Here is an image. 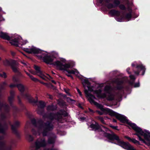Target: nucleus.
I'll list each match as a JSON object with an SVG mask.
<instances>
[{
    "label": "nucleus",
    "mask_w": 150,
    "mask_h": 150,
    "mask_svg": "<svg viewBox=\"0 0 150 150\" xmlns=\"http://www.w3.org/2000/svg\"><path fill=\"white\" fill-rule=\"evenodd\" d=\"M23 50L28 53H42L41 57L44 62L47 64H52L56 66L61 70L66 71L68 74H66L68 77L73 79L72 76L70 74H73L77 76H80L79 72L76 69L71 70H67V69L74 66L71 62L66 63V60L64 59H61L59 60L55 61L56 59L48 55L47 53L44 51L40 50L33 46L29 47L28 48H23Z\"/></svg>",
    "instance_id": "nucleus-1"
},
{
    "label": "nucleus",
    "mask_w": 150,
    "mask_h": 150,
    "mask_svg": "<svg viewBox=\"0 0 150 150\" xmlns=\"http://www.w3.org/2000/svg\"><path fill=\"white\" fill-rule=\"evenodd\" d=\"M85 94L88 98L89 101L91 104H94L101 111L104 112L106 111L105 113H108L109 115L111 116H115L117 119L121 122L127 123L137 132L136 134H138L139 135L140 134H143V131L142 130V129L137 126L135 124L132 123L130 121H129L125 116L117 113L108 108H104L101 105L95 101L94 100L96 99L95 97L93 95L89 94L86 90L85 91Z\"/></svg>",
    "instance_id": "nucleus-2"
},
{
    "label": "nucleus",
    "mask_w": 150,
    "mask_h": 150,
    "mask_svg": "<svg viewBox=\"0 0 150 150\" xmlns=\"http://www.w3.org/2000/svg\"><path fill=\"white\" fill-rule=\"evenodd\" d=\"M86 82V84H83L85 88L84 92L86 90L88 91L89 94H90V92H93V93L95 94L97 97L100 98H106L107 99L109 100H112L114 99V96L111 93V88L109 86H106L104 88V91L105 93H101V90L102 87L103 86V84H98L96 86L97 89H96V88L92 86H90L88 83L87 81Z\"/></svg>",
    "instance_id": "nucleus-3"
},
{
    "label": "nucleus",
    "mask_w": 150,
    "mask_h": 150,
    "mask_svg": "<svg viewBox=\"0 0 150 150\" xmlns=\"http://www.w3.org/2000/svg\"><path fill=\"white\" fill-rule=\"evenodd\" d=\"M0 37L4 39L10 40V43L12 45L16 46H22L27 42L26 40H23L19 36L16 35L14 37H10L7 33L2 32H0Z\"/></svg>",
    "instance_id": "nucleus-4"
},
{
    "label": "nucleus",
    "mask_w": 150,
    "mask_h": 150,
    "mask_svg": "<svg viewBox=\"0 0 150 150\" xmlns=\"http://www.w3.org/2000/svg\"><path fill=\"white\" fill-rule=\"evenodd\" d=\"M38 125V133L39 135L42 133L43 136H46L48 131L53 128L52 125L49 122L46 124L39 123Z\"/></svg>",
    "instance_id": "nucleus-5"
},
{
    "label": "nucleus",
    "mask_w": 150,
    "mask_h": 150,
    "mask_svg": "<svg viewBox=\"0 0 150 150\" xmlns=\"http://www.w3.org/2000/svg\"><path fill=\"white\" fill-rule=\"evenodd\" d=\"M143 134L140 135L144 136V139H142L138 134H134L138 136L140 141L150 146V133L148 131L145 130L143 132Z\"/></svg>",
    "instance_id": "nucleus-6"
},
{
    "label": "nucleus",
    "mask_w": 150,
    "mask_h": 150,
    "mask_svg": "<svg viewBox=\"0 0 150 150\" xmlns=\"http://www.w3.org/2000/svg\"><path fill=\"white\" fill-rule=\"evenodd\" d=\"M34 68L37 72V75L42 79L45 80L47 78H49V77H50V76L48 74H47V76H45L40 71V68L39 67L35 66H34Z\"/></svg>",
    "instance_id": "nucleus-7"
},
{
    "label": "nucleus",
    "mask_w": 150,
    "mask_h": 150,
    "mask_svg": "<svg viewBox=\"0 0 150 150\" xmlns=\"http://www.w3.org/2000/svg\"><path fill=\"white\" fill-rule=\"evenodd\" d=\"M46 145V143L44 139H38L35 143V146L37 148L45 146Z\"/></svg>",
    "instance_id": "nucleus-8"
},
{
    "label": "nucleus",
    "mask_w": 150,
    "mask_h": 150,
    "mask_svg": "<svg viewBox=\"0 0 150 150\" xmlns=\"http://www.w3.org/2000/svg\"><path fill=\"white\" fill-rule=\"evenodd\" d=\"M136 69L138 71L137 72L135 71L134 72V73L138 75L140 71H142V75H144L145 70V67L143 66L142 64H140L139 65H137Z\"/></svg>",
    "instance_id": "nucleus-9"
},
{
    "label": "nucleus",
    "mask_w": 150,
    "mask_h": 150,
    "mask_svg": "<svg viewBox=\"0 0 150 150\" xmlns=\"http://www.w3.org/2000/svg\"><path fill=\"white\" fill-rule=\"evenodd\" d=\"M62 115H63L58 114L56 115L53 114H52L49 117V118L51 120L54 118L59 121V119H60L62 117Z\"/></svg>",
    "instance_id": "nucleus-10"
},
{
    "label": "nucleus",
    "mask_w": 150,
    "mask_h": 150,
    "mask_svg": "<svg viewBox=\"0 0 150 150\" xmlns=\"http://www.w3.org/2000/svg\"><path fill=\"white\" fill-rule=\"evenodd\" d=\"M120 3V2L119 0H115L114 2V5L112 4H109L108 6V8H111L117 6Z\"/></svg>",
    "instance_id": "nucleus-11"
},
{
    "label": "nucleus",
    "mask_w": 150,
    "mask_h": 150,
    "mask_svg": "<svg viewBox=\"0 0 150 150\" xmlns=\"http://www.w3.org/2000/svg\"><path fill=\"white\" fill-rule=\"evenodd\" d=\"M110 13L113 15L114 16H119L120 15V12L118 11H116L114 10H111L110 12Z\"/></svg>",
    "instance_id": "nucleus-12"
},
{
    "label": "nucleus",
    "mask_w": 150,
    "mask_h": 150,
    "mask_svg": "<svg viewBox=\"0 0 150 150\" xmlns=\"http://www.w3.org/2000/svg\"><path fill=\"white\" fill-rule=\"evenodd\" d=\"M20 125V123L18 122H16L14 124L11 126V129L13 130H14L16 129Z\"/></svg>",
    "instance_id": "nucleus-13"
},
{
    "label": "nucleus",
    "mask_w": 150,
    "mask_h": 150,
    "mask_svg": "<svg viewBox=\"0 0 150 150\" xmlns=\"http://www.w3.org/2000/svg\"><path fill=\"white\" fill-rule=\"evenodd\" d=\"M17 86L21 92H23L24 90V87L21 84H18L17 85Z\"/></svg>",
    "instance_id": "nucleus-14"
},
{
    "label": "nucleus",
    "mask_w": 150,
    "mask_h": 150,
    "mask_svg": "<svg viewBox=\"0 0 150 150\" xmlns=\"http://www.w3.org/2000/svg\"><path fill=\"white\" fill-rule=\"evenodd\" d=\"M26 138L27 140L29 141H31L33 139V138L30 135L27 134L26 135Z\"/></svg>",
    "instance_id": "nucleus-15"
},
{
    "label": "nucleus",
    "mask_w": 150,
    "mask_h": 150,
    "mask_svg": "<svg viewBox=\"0 0 150 150\" xmlns=\"http://www.w3.org/2000/svg\"><path fill=\"white\" fill-rule=\"evenodd\" d=\"M25 98L28 100L30 102H31V100L33 99L31 96L29 94H27L25 95Z\"/></svg>",
    "instance_id": "nucleus-16"
},
{
    "label": "nucleus",
    "mask_w": 150,
    "mask_h": 150,
    "mask_svg": "<svg viewBox=\"0 0 150 150\" xmlns=\"http://www.w3.org/2000/svg\"><path fill=\"white\" fill-rule=\"evenodd\" d=\"M131 17V13H130L129 14H128L126 15L125 19L127 21H128L130 20V18Z\"/></svg>",
    "instance_id": "nucleus-17"
},
{
    "label": "nucleus",
    "mask_w": 150,
    "mask_h": 150,
    "mask_svg": "<svg viewBox=\"0 0 150 150\" xmlns=\"http://www.w3.org/2000/svg\"><path fill=\"white\" fill-rule=\"evenodd\" d=\"M96 118L99 120H100L103 123L105 124V123L104 122V118L100 116H98L96 117Z\"/></svg>",
    "instance_id": "nucleus-18"
},
{
    "label": "nucleus",
    "mask_w": 150,
    "mask_h": 150,
    "mask_svg": "<svg viewBox=\"0 0 150 150\" xmlns=\"http://www.w3.org/2000/svg\"><path fill=\"white\" fill-rule=\"evenodd\" d=\"M13 71L15 72H16L18 71V69L16 65H11Z\"/></svg>",
    "instance_id": "nucleus-19"
},
{
    "label": "nucleus",
    "mask_w": 150,
    "mask_h": 150,
    "mask_svg": "<svg viewBox=\"0 0 150 150\" xmlns=\"http://www.w3.org/2000/svg\"><path fill=\"white\" fill-rule=\"evenodd\" d=\"M90 127L92 128L93 129H95V130H97L98 129V127L96 125L91 124L90 126Z\"/></svg>",
    "instance_id": "nucleus-20"
},
{
    "label": "nucleus",
    "mask_w": 150,
    "mask_h": 150,
    "mask_svg": "<svg viewBox=\"0 0 150 150\" xmlns=\"http://www.w3.org/2000/svg\"><path fill=\"white\" fill-rule=\"evenodd\" d=\"M39 106L41 108H43L45 106L44 102L42 101H40L39 102Z\"/></svg>",
    "instance_id": "nucleus-21"
},
{
    "label": "nucleus",
    "mask_w": 150,
    "mask_h": 150,
    "mask_svg": "<svg viewBox=\"0 0 150 150\" xmlns=\"http://www.w3.org/2000/svg\"><path fill=\"white\" fill-rule=\"evenodd\" d=\"M132 142L133 143H134L135 144H139V141H137V140H136L135 139H131V141H130Z\"/></svg>",
    "instance_id": "nucleus-22"
},
{
    "label": "nucleus",
    "mask_w": 150,
    "mask_h": 150,
    "mask_svg": "<svg viewBox=\"0 0 150 150\" xmlns=\"http://www.w3.org/2000/svg\"><path fill=\"white\" fill-rule=\"evenodd\" d=\"M29 77L32 80L36 82L38 81V79L34 77L33 76L31 75Z\"/></svg>",
    "instance_id": "nucleus-23"
},
{
    "label": "nucleus",
    "mask_w": 150,
    "mask_h": 150,
    "mask_svg": "<svg viewBox=\"0 0 150 150\" xmlns=\"http://www.w3.org/2000/svg\"><path fill=\"white\" fill-rule=\"evenodd\" d=\"M29 77L32 80L36 82L38 81V79L34 77L33 76L31 75Z\"/></svg>",
    "instance_id": "nucleus-24"
},
{
    "label": "nucleus",
    "mask_w": 150,
    "mask_h": 150,
    "mask_svg": "<svg viewBox=\"0 0 150 150\" xmlns=\"http://www.w3.org/2000/svg\"><path fill=\"white\" fill-rule=\"evenodd\" d=\"M67 101L69 103H74L75 101L74 100H73L71 98H67Z\"/></svg>",
    "instance_id": "nucleus-25"
},
{
    "label": "nucleus",
    "mask_w": 150,
    "mask_h": 150,
    "mask_svg": "<svg viewBox=\"0 0 150 150\" xmlns=\"http://www.w3.org/2000/svg\"><path fill=\"white\" fill-rule=\"evenodd\" d=\"M54 139L50 138L48 139V142L50 144H52L54 143Z\"/></svg>",
    "instance_id": "nucleus-26"
},
{
    "label": "nucleus",
    "mask_w": 150,
    "mask_h": 150,
    "mask_svg": "<svg viewBox=\"0 0 150 150\" xmlns=\"http://www.w3.org/2000/svg\"><path fill=\"white\" fill-rule=\"evenodd\" d=\"M4 64L6 66H8L10 64V62L7 60H6L4 62Z\"/></svg>",
    "instance_id": "nucleus-27"
},
{
    "label": "nucleus",
    "mask_w": 150,
    "mask_h": 150,
    "mask_svg": "<svg viewBox=\"0 0 150 150\" xmlns=\"http://www.w3.org/2000/svg\"><path fill=\"white\" fill-rule=\"evenodd\" d=\"M48 110H54V106L52 105L49 106L47 108Z\"/></svg>",
    "instance_id": "nucleus-28"
},
{
    "label": "nucleus",
    "mask_w": 150,
    "mask_h": 150,
    "mask_svg": "<svg viewBox=\"0 0 150 150\" xmlns=\"http://www.w3.org/2000/svg\"><path fill=\"white\" fill-rule=\"evenodd\" d=\"M21 63L23 64L24 66H25L27 68H28L29 67V64L25 62L24 61L21 62Z\"/></svg>",
    "instance_id": "nucleus-29"
},
{
    "label": "nucleus",
    "mask_w": 150,
    "mask_h": 150,
    "mask_svg": "<svg viewBox=\"0 0 150 150\" xmlns=\"http://www.w3.org/2000/svg\"><path fill=\"white\" fill-rule=\"evenodd\" d=\"M0 76L4 78H6V73L4 72H3L0 74Z\"/></svg>",
    "instance_id": "nucleus-30"
},
{
    "label": "nucleus",
    "mask_w": 150,
    "mask_h": 150,
    "mask_svg": "<svg viewBox=\"0 0 150 150\" xmlns=\"http://www.w3.org/2000/svg\"><path fill=\"white\" fill-rule=\"evenodd\" d=\"M13 82H17L18 81V79L16 76H14L13 78Z\"/></svg>",
    "instance_id": "nucleus-31"
},
{
    "label": "nucleus",
    "mask_w": 150,
    "mask_h": 150,
    "mask_svg": "<svg viewBox=\"0 0 150 150\" xmlns=\"http://www.w3.org/2000/svg\"><path fill=\"white\" fill-rule=\"evenodd\" d=\"M102 112L98 110H97L96 111V112L98 113L100 115H102L103 114H104V113H106V111H105V112H103V111H101Z\"/></svg>",
    "instance_id": "nucleus-32"
},
{
    "label": "nucleus",
    "mask_w": 150,
    "mask_h": 150,
    "mask_svg": "<svg viewBox=\"0 0 150 150\" xmlns=\"http://www.w3.org/2000/svg\"><path fill=\"white\" fill-rule=\"evenodd\" d=\"M4 144L0 145V148L1 149L0 150H4Z\"/></svg>",
    "instance_id": "nucleus-33"
},
{
    "label": "nucleus",
    "mask_w": 150,
    "mask_h": 150,
    "mask_svg": "<svg viewBox=\"0 0 150 150\" xmlns=\"http://www.w3.org/2000/svg\"><path fill=\"white\" fill-rule=\"evenodd\" d=\"M120 8L122 10H124L125 9V6L123 5H121L119 6Z\"/></svg>",
    "instance_id": "nucleus-34"
},
{
    "label": "nucleus",
    "mask_w": 150,
    "mask_h": 150,
    "mask_svg": "<svg viewBox=\"0 0 150 150\" xmlns=\"http://www.w3.org/2000/svg\"><path fill=\"white\" fill-rule=\"evenodd\" d=\"M129 77L132 80H134L135 79V78L133 75H130L129 76Z\"/></svg>",
    "instance_id": "nucleus-35"
},
{
    "label": "nucleus",
    "mask_w": 150,
    "mask_h": 150,
    "mask_svg": "<svg viewBox=\"0 0 150 150\" xmlns=\"http://www.w3.org/2000/svg\"><path fill=\"white\" fill-rule=\"evenodd\" d=\"M140 84L139 83H137L135 84L134 85V87H137L139 86Z\"/></svg>",
    "instance_id": "nucleus-36"
},
{
    "label": "nucleus",
    "mask_w": 150,
    "mask_h": 150,
    "mask_svg": "<svg viewBox=\"0 0 150 150\" xmlns=\"http://www.w3.org/2000/svg\"><path fill=\"white\" fill-rule=\"evenodd\" d=\"M29 71L32 74L34 75H37V73L36 72H35L31 70H29Z\"/></svg>",
    "instance_id": "nucleus-37"
},
{
    "label": "nucleus",
    "mask_w": 150,
    "mask_h": 150,
    "mask_svg": "<svg viewBox=\"0 0 150 150\" xmlns=\"http://www.w3.org/2000/svg\"><path fill=\"white\" fill-rule=\"evenodd\" d=\"M116 20H117V21H119V22H122V21H123V19H122V18H121V19L116 18Z\"/></svg>",
    "instance_id": "nucleus-38"
},
{
    "label": "nucleus",
    "mask_w": 150,
    "mask_h": 150,
    "mask_svg": "<svg viewBox=\"0 0 150 150\" xmlns=\"http://www.w3.org/2000/svg\"><path fill=\"white\" fill-rule=\"evenodd\" d=\"M64 91L67 94V95L68 96H71L70 93H69V91H68V90H66V89H64Z\"/></svg>",
    "instance_id": "nucleus-39"
},
{
    "label": "nucleus",
    "mask_w": 150,
    "mask_h": 150,
    "mask_svg": "<svg viewBox=\"0 0 150 150\" xmlns=\"http://www.w3.org/2000/svg\"><path fill=\"white\" fill-rule=\"evenodd\" d=\"M110 127L112 129H117V126H110Z\"/></svg>",
    "instance_id": "nucleus-40"
},
{
    "label": "nucleus",
    "mask_w": 150,
    "mask_h": 150,
    "mask_svg": "<svg viewBox=\"0 0 150 150\" xmlns=\"http://www.w3.org/2000/svg\"><path fill=\"white\" fill-rule=\"evenodd\" d=\"M125 138H126L128 140L130 141H131V140L132 139H131L129 137L127 136H125Z\"/></svg>",
    "instance_id": "nucleus-41"
},
{
    "label": "nucleus",
    "mask_w": 150,
    "mask_h": 150,
    "mask_svg": "<svg viewBox=\"0 0 150 150\" xmlns=\"http://www.w3.org/2000/svg\"><path fill=\"white\" fill-rule=\"evenodd\" d=\"M16 86V85L15 84H12L10 85V87L12 88V87H15Z\"/></svg>",
    "instance_id": "nucleus-42"
},
{
    "label": "nucleus",
    "mask_w": 150,
    "mask_h": 150,
    "mask_svg": "<svg viewBox=\"0 0 150 150\" xmlns=\"http://www.w3.org/2000/svg\"><path fill=\"white\" fill-rule=\"evenodd\" d=\"M13 97H9L8 98L9 101L10 102L13 100Z\"/></svg>",
    "instance_id": "nucleus-43"
},
{
    "label": "nucleus",
    "mask_w": 150,
    "mask_h": 150,
    "mask_svg": "<svg viewBox=\"0 0 150 150\" xmlns=\"http://www.w3.org/2000/svg\"><path fill=\"white\" fill-rule=\"evenodd\" d=\"M77 92H78V93H79V95L80 96H81V92H80V91L78 89V88H77Z\"/></svg>",
    "instance_id": "nucleus-44"
},
{
    "label": "nucleus",
    "mask_w": 150,
    "mask_h": 150,
    "mask_svg": "<svg viewBox=\"0 0 150 150\" xmlns=\"http://www.w3.org/2000/svg\"><path fill=\"white\" fill-rule=\"evenodd\" d=\"M3 129L2 128V127L1 125H0V132H3Z\"/></svg>",
    "instance_id": "nucleus-45"
},
{
    "label": "nucleus",
    "mask_w": 150,
    "mask_h": 150,
    "mask_svg": "<svg viewBox=\"0 0 150 150\" xmlns=\"http://www.w3.org/2000/svg\"><path fill=\"white\" fill-rule=\"evenodd\" d=\"M25 72V73L29 76L30 77V76L31 75L29 74L28 73V72H27V71H24Z\"/></svg>",
    "instance_id": "nucleus-46"
},
{
    "label": "nucleus",
    "mask_w": 150,
    "mask_h": 150,
    "mask_svg": "<svg viewBox=\"0 0 150 150\" xmlns=\"http://www.w3.org/2000/svg\"><path fill=\"white\" fill-rule=\"evenodd\" d=\"M32 132L33 134H35V135L37 134L35 132V131L34 129L32 130Z\"/></svg>",
    "instance_id": "nucleus-47"
},
{
    "label": "nucleus",
    "mask_w": 150,
    "mask_h": 150,
    "mask_svg": "<svg viewBox=\"0 0 150 150\" xmlns=\"http://www.w3.org/2000/svg\"><path fill=\"white\" fill-rule=\"evenodd\" d=\"M136 64V63L135 62H134V63H132V67H134V66H135V65Z\"/></svg>",
    "instance_id": "nucleus-48"
},
{
    "label": "nucleus",
    "mask_w": 150,
    "mask_h": 150,
    "mask_svg": "<svg viewBox=\"0 0 150 150\" xmlns=\"http://www.w3.org/2000/svg\"><path fill=\"white\" fill-rule=\"evenodd\" d=\"M130 69L129 68H127V69H126V71H127V72L129 73V74H130V73L129 72V70Z\"/></svg>",
    "instance_id": "nucleus-49"
},
{
    "label": "nucleus",
    "mask_w": 150,
    "mask_h": 150,
    "mask_svg": "<svg viewBox=\"0 0 150 150\" xmlns=\"http://www.w3.org/2000/svg\"><path fill=\"white\" fill-rule=\"evenodd\" d=\"M112 121H113V122H117L116 120H115L114 119H113V120Z\"/></svg>",
    "instance_id": "nucleus-50"
},
{
    "label": "nucleus",
    "mask_w": 150,
    "mask_h": 150,
    "mask_svg": "<svg viewBox=\"0 0 150 150\" xmlns=\"http://www.w3.org/2000/svg\"><path fill=\"white\" fill-rule=\"evenodd\" d=\"M104 119H105V120H106V119H108V118L107 117H104Z\"/></svg>",
    "instance_id": "nucleus-51"
},
{
    "label": "nucleus",
    "mask_w": 150,
    "mask_h": 150,
    "mask_svg": "<svg viewBox=\"0 0 150 150\" xmlns=\"http://www.w3.org/2000/svg\"><path fill=\"white\" fill-rule=\"evenodd\" d=\"M89 111L91 112H93V111L91 109H89Z\"/></svg>",
    "instance_id": "nucleus-52"
},
{
    "label": "nucleus",
    "mask_w": 150,
    "mask_h": 150,
    "mask_svg": "<svg viewBox=\"0 0 150 150\" xmlns=\"http://www.w3.org/2000/svg\"><path fill=\"white\" fill-rule=\"evenodd\" d=\"M81 120H84V118H80Z\"/></svg>",
    "instance_id": "nucleus-53"
},
{
    "label": "nucleus",
    "mask_w": 150,
    "mask_h": 150,
    "mask_svg": "<svg viewBox=\"0 0 150 150\" xmlns=\"http://www.w3.org/2000/svg\"><path fill=\"white\" fill-rule=\"evenodd\" d=\"M52 83H54V84L56 83L54 81L52 80Z\"/></svg>",
    "instance_id": "nucleus-54"
},
{
    "label": "nucleus",
    "mask_w": 150,
    "mask_h": 150,
    "mask_svg": "<svg viewBox=\"0 0 150 150\" xmlns=\"http://www.w3.org/2000/svg\"><path fill=\"white\" fill-rule=\"evenodd\" d=\"M49 98L50 99H52V98L51 97V96H49Z\"/></svg>",
    "instance_id": "nucleus-55"
},
{
    "label": "nucleus",
    "mask_w": 150,
    "mask_h": 150,
    "mask_svg": "<svg viewBox=\"0 0 150 150\" xmlns=\"http://www.w3.org/2000/svg\"><path fill=\"white\" fill-rule=\"evenodd\" d=\"M3 84H6V82H4L3 83Z\"/></svg>",
    "instance_id": "nucleus-56"
},
{
    "label": "nucleus",
    "mask_w": 150,
    "mask_h": 150,
    "mask_svg": "<svg viewBox=\"0 0 150 150\" xmlns=\"http://www.w3.org/2000/svg\"><path fill=\"white\" fill-rule=\"evenodd\" d=\"M2 21V20H0V22Z\"/></svg>",
    "instance_id": "nucleus-57"
},
{
    "label": "nucleus",
    "mask_w": 150,
    "mask_h": 150,
    "mask_svg": "<svg viewBox=\"0 0 150 150\" xmlns=\"http://www.w3.org/2000/svg\"><path fill=\"white\" fill-rule=\"evenodd\" d=\"M1 58L0 57V60H1Z\"/></svg>",
    "instance_id": "nucleus-58"
},
{
    "label": "nucleus",
    "mask_w": 150,
    "mask_h": 150,
    "mask_svg": "<svg viewBox=\"0 0 150 150\" xmlns=\"http://www.w3.org/2000/svg\"><path fill=\"white\" fill-rule=\"evenodd\" d=\"M3 20L4 21V19H3Z\"/></svg>",
    "instance_id": "nucleus-59"
}]
</instances>
